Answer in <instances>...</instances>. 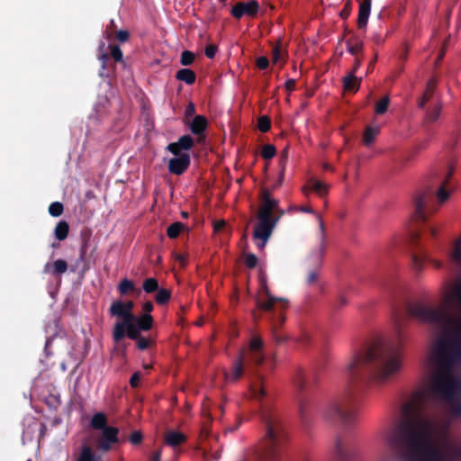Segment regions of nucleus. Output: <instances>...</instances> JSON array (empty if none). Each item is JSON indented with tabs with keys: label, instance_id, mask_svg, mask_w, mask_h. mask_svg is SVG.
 <instances>
[{
	"label": "nucleus",
	"instance_id": "1a4fd4ad",
	"mask_svg": "<svg viewBox=\"0 0 461 461\" xmlns=\"http://www.w3.org/2000/svg\"><path fill=\"white\" fill-rule=\"evenodd\" d=\"M277 201L273 199L268 191L262 194V204L258 212V219L274 221L273 213L277 210Z\"/></svg>",
	"mask_w": 461,
	"mask_h": 461
},
{
	"label": "nucleus",
	"instance_id": "9b49d317",
	"mask_svg": "<svg viewBox=\"0 0 461 461\" xmlns=\"http://www.w3.org/2000/svg\"><path fill=\"white\" fill-rule=\"evenodd\" d=\"M258 4L255 0L249 2L238 3L231 11V14L236 18H240L244 15L255 16L258 11Z\"/></svg>",
	"mask_w": 461,
	"mask_h": 461
},
{
	"label": "nucleus",
	"instance_id": "f3484780",
	"mask_svg": "<svg viewBox=\"0 0 461 461\" xmlns=\"http://www.w3.org/2000/svg\"><path fill=\"white\" fill-rule=\"evenodd\" d=\"M360 81V78L356 77L353 74H349L343 80L344 89L356 93L358 90Z\"/></svg>",
	"mask_w": 461,
	"mask_h": 461
},
{
	"label": "nucleus",
	"instance_id": "4468645a",
	"mask_svg": "<svg viewBox=\"0 0 461 461\" xmlns=\"http://www.w3.org/2000/svg\"><path fill=\"white\" fill-rule=\"evenodd\" d=\"M306 188L312 190L319 195H325L328 193L329 185L319 179H311L308 185L303 189L304 192Z\"/></svg>",
	"mask_w": 461,
	"mask_h": 461
},
{
	"label": "nucleus",
	"instance_id": "6ab92c4d",
	"mask_svg": "<svg viewBox=\"0 0 461 461\" xmlns=\"http://www.w3.org/2000/svg\"><path fill=\"white\" fill-rule=\"evenodd\" d=\"M67 270V263L64 260L59 259L51 264L45 266V271L48 273L61 274Z\"/></svg>",
	"mask_w": 461,
	"mask_h": 461
},
{
	"label": "nucleus",
	"instance_id": "79ce46f5",
	"mask_svg": "<svg viewBox=\"0 0 461 461\" xmlns=\"http://www.w3.org/2000/svg\"><path fill=\"white\" fill-rule=\"evenodd\" d=\"M111 54L113 58L117 61H120L122 59V50L116 46H113L111 48Z\"/></svg>",
	"mask_w": 461,
	"mask_h": 461
},
{
	"label": "nucleus",
	"instance_id": "423d86ee",
	"mask_svg": "<svg viewBox=\"0 0 461 461\" xmlns=\"http://www.w3.org/2000/svg\"><path fill=\"white\" fill-rule=\"evenodd\" d=\"M402 366V360L399 356L388 357L380 366L375 379L378 383H385L396 375Z\"/></svg>",
	"mask_w": 461,
	"mask_h": 461
},
{
	"label": "nucleus",
	"instance_id": "dca6fc26",
	"mask_svg": "<svg viewBox=\"0 0 461 461\" xmlns=\"http://www.w3.org/2000/svg\"><path fill=\"white\" fill-rule=\"evenodd\" d=\"M91 425L94 429H100L102 431L107 428H113L112 426H107L106 416L102 412H98L93 416Z\"/></svg>",
	"mask_w": 461,
	"mask_h": 461
},
{
	"label": "nucleus",
	"instance_id": "37998d69",
	"mask_svg": "<svg viewBox=\"0 0 461 461\" xmlns=\"http://www.w3.org/2000/svg\"><path fill=\"white\" fill-rule=\"evenodd\" d=\"M269 64V61L268 59L266 58V57H260L257 59V66L260 68V69H265L267 68Z\"/></svg>",
	"mask_w": 461,
	"mask_h": 461
},
{
	"label": "nucleus",
	"instance_id": "39448f33",
	"mask_svg": "<svg viewBox=\"0 0 461 461\" xmlns=\"http://www.w3.org/2000/svg\"><path fill=\"white\" fill-rule=\"evenodd\" d=\"M193 146V140L190 136H183L176 142L170 143L167 149L173 154L168 160V170L175 175L183 174L190 164V157L187 150Z\"/></svg>",
	"mask_w": 461,
	"mask_h": 461
},
{
	"label": "nucleus",
	"instance_id": "052dcab7",
	"mask_svg": "<svg viewBox=\"0 0 461 461\" xmlns=\"http://www.w3.org/2000/svg\"><path fill=\"white\" fill-rule=\"evenodd\" d=\"M302 210L303 212H312L311 208H303Z\"/></svg>",
	"mask_w": 461,
	"mask_h": 461
},
{
	"label": "nucleus",
	"instance_id": "e433bc0d",
	"mask_svg": "<svg viewBox=\"0 0 461 461\" xmlns=\"http://www.w3.org/2000/svg\"><path fill=\"white\" fill-rule=\"evenodd\" d=\"M242 374V364L241 361H239L233 366V369L230 374V378L232 380H237Z\"/></svg>",
	"mask_w": 461,
	"mask_h": 461
},
{
	"label": "nucleus",
	"instance_id": "cd10ccee",
	"mask_svg": "<svg viewBox=\"0 0 461 461\" xmlns=\"http://www.w3.org/2000/svg\"><path fill=\"white\" fill-rule=\"evenodd\" d=\"M143 289L146 293H152L158 289V283L155 278H148L143 283Z\"/></svg>",
	"mask_w": 461,
	"mask_h": 461
},
{
	"label": "nucleus",
	"instance_id": "72a5a7b5",
	"mask_svg": "<svg viewBox=\"0 0 461 461\" xmlns=\"http://www.w3.org/2000/svg\"><path fill=\"white\" fill-rule=\"evenodd\" d=\"M262 157L266 159L272 158L276 155V148L273 145H265L262 149Z\"/></svg>",
	"mask_w": 461,
	"mask_h": 461
},
{
	"label": "nucleus",
	"instance_id": "f704fd0d",
	"mask_svg": "<svg viewBox=\"0 0 461 461\" xmlns=\"http://www.w3.org/2000/svg\"><path fill=\"white\" fill-rule=\"evenodd\" d=\"M63 212V206L59 202H55V203H52L50 207H49V212L52 215V216H59Z\"/></svg>",
	"mask_w": 461,
	"mask_h": 461
},
{
	"label": "nucleus",
	"instance_id": "2eb2a0df",
	"mask_svg": "<svg viewBox=\"0 0 461 461\" xmlns=\"http://www.w3.org/2000/svg\"><path fill=\"white\" fill-rule=\"evenodd\" d=\"M261 294H265L267 296V300L266 302H263V301L258 302V306L265 310H270L276 303H285V301L281 298H276V297L271 296L268 293L267 288L266 287V285L264 284L262 285Z\"/></svg>",
	"mask_w": 461,
	"mask_h": 461
},
{
	"label": "nucleus",
	"instance_id": "412c9836",
	"mask_svg": "<svg viewBox=\"0 0 461 461\" xmlns=\"http://www.w3.org/2000/svg\"><path fill=\"white\" fill-rule=\"evenodd\" d=\"M207 122L204 117L197 115L194 118L190 128L194 133H199L203 131L206 127Z\"/></svg>",
	"mask_w": 461,
	"mask_h": 461
},
{
	"label": "nucleus",
	"instance_id": "680f3d73",
	"mask_svg": "<svg viewBox=\"0 0 461 461\" xmlns=\"http://www.w3.org/2000/svg\"><path fill=\"white\" fill-rule=\"evenodd\" d=\"M359 65H360V62H359V61H357V62H356V65H355V69H357V68L359 67Z\"/></svg>",
	"mask_w": 461,
	"mask_h": 461
},
{
	"label": "nucleus",
	"instance_id": "f257e3e1",
	"mask_svg": "<svg viewBox=\"0 0 461 461\" xmlns=\"http://www.w3.org/2000/svg\"><path fill=\"white\" fill-rule=\"evenodd\" d=\"M134 303L131 301H113L109 312L116 318L113 328V338L116 342L121 341L124 337L137 339L138 347L144 349L149 347V341L140 338L141 330H149L153 325V318L150 314H142L136 317L132 312Z\"/></svg>",
	"mask_w": 461,
	"mask_h": 461
},
{
	"label": "nucleus",
	"instance_id": "c756f323",
	"mask_svg": "<svg viewBox=\"0 0 461 461\" xmlns=\"http://www.w3.org/2000/svg\"><path fill=\"white\" fill-rule=\"evenodd\" d=\"M170 291L165 288L158 289V292L156 295V301L158 303H167L170 298Z\"/></svg>",
	"mask_w": 461,
	"mask_h": 461
},
{
	"label": "nucleus",
	"instance_id": "a19ab883",
	"mask_svg": "<svg viewBox=\"0 0 461 461\" xmlns=\"http://www.w3.org/2000/svg\"><path fill=\"white\" fill-rule=\"evenodd\" d=\"M142 439V435L140 431H134L130 436V441L131 444H140Z\"/></svg>",
	"mask_w": 461,
	"mask_h": 461
},
{
	"label": "nucleus",
	"instance_id": "bf43d9fd",
	"mask_svg": "<svg viewBox=\"0 0 461 461\" xmlns=\"http://www.w3.org/2000/svg\"><path fill=\"white\" fill-rule=\"evenodd\" d=\"M283 177H284V171H282V172H281V174H280V176H279V185L282 183Z\"/></svg>",
	"mask_w": 461,
	"mask_h": 461
},
{
	"label": "nucleus",
	"instance_id": "20e7f679",
	"mask_svg": "<svg viewBox=\"0 0 461 461\" xmlns=\"http://www.w3.org/2000/svg\"><path fill=\"white\" fill-rule=\"evenodd\" d=\"M387 350L382 340L371 342L362 352L353 354L347 361L345 368L349 375H357L369 365L382 359Z\"/></svg>",
	"mask_w": 461,
	"mask_h": 461
},
{
	"label": "nucleus",
	"instance_id": "ddd939ff",
	"mask_svg": "<svg viewBox=\"0 0 461 461\" xmlns=\"http://www.w3.org/2000/svg\"><path fill=\"white\" fill-rule=\"evenodd\" d=\"M164 439L167 445L176 447L185 440V436L177 430H167L165 433Z\"/></svg>",
	"mask_w": 461,
	"mask_h": 461
},
{
	"label": "nucleus",
	"instance_id": "7ed1b4c3",
	"mask_svg": "<svg viewBox=\"0 0 461 461\" xmlns=\"http://www.w3.org/2000/svg\"><path fill=\"white\" fill-rule=\"evenodd\" d=\"M457 309L461 310V284L444 287L438 307L416 303L410 308V313L421 321L434 323L449 319Z\"/></svg>",
	"mask_w": 461,
	"mask_h": 461
},
{
	"label": "nucleus",
	"instance_id": "13d9d810",
	"mask_svg": "<svg viewBox=\"0 0 461 461\" xmlns=\"http://www.w3.org/2000/svg\"><path fill=\"white\" fill-rule=\"evenodd\" d=\"M159 457H160V454L159 453H157L154 457H153V461H158L159 460Z\"/></svg>",
	"mask_w": 461,
	"mask_h": 461
},
{
	"label": "nucleus",
	"instance_id": "6e6d98bb",
	"mask_svg": "<svg viewBox=\"0 0 461 461\" xmlns=\"http://www.w3.org/2000/svg\"><path fill=\"white\" fill-rule=\"evenodd\" d=\"M427 95H424V97L420 102V106L423 107L425 102H426Z\"/></svg>",
	"mask_w": 461,
	"mask_h": 461
},
{
	"label": "nucleus",
	"instance_id": "4c0bfd02",
	"mask_svg": "<svg viewBox=\"0 0 461 461\" xmlns=\"http://www.w3.org/2000/svg\"><path fill=\"white\" fill-rule=\"evenodd\" d=\"M258 128L261 131H267L270 129V121L268 117L262 116L259 118Z\"/></svg>",
	"mask_w": 461,
	"mask_h": 461
},
{
	"label": "nucleus",
	"instance_id": "a878e982",
	"mask_svg": "<svg viewBox=\"0 0 461 461\" xmlns=\"http://www.w3.org/2000/svg\"><path fill=\"white\" fill-rule=\"evenodd\" d=\"M451 194V190L447 189L445 186H441L438 188L436 194L437 201L438 203H444L448 200Z\"/></svg>",
	"mask_w": 461,
	"mask_h": 461
},
{
	"label": "nucleus",
	"instance_id": "864d4df0",
	"mask_svg": "<svg viewBox=\"0 0 461 461\" xmlns=\"http://www.w3.org/2000/svg\"><path fill=\"white\" fill-rule=\"evenodd\" d=\"M225 225V221L223 220L218 221L214 223V230H220Z\"/></svg>",
	"mask_w": 461,
	"mask_h": 461
},
{
	"label": "nucleus",
	"instance_id": "6e6552de",
	"mask_svg": "<svg viewBox=\"0 0 461 461\" xmlns=\"http://www.w3.org/2000/svg\"><path fill=\"white\" fill-rule=\"evenodd\" d=\"M276 221L258 219V223L254 230V239L258 241V247L263 249L271 235Z\"/></svg>",
	"mask_w": 461,
	"mask_h": 461
},
{
	"label": "nucleus",
	"instance_id": "0eeeda50",
	"mask_svg": "<svg viewBox=\"0 0 461 461\" xmlns=\"http://www.w3.org/2000/svg\"><path fill=\"white\" fill-rule=\"evenodd\" d=\"M411 458L413 461H445L442 455L434 450L428 443L416 442Z\"/></svg>",
	"mask_w": 461,
	"mask_h": 461
},
{
	"label": "nucleus",
	"instance_id": "bb28decb",
	"mask_svg": "<svg viewBox=\"0 0 461 461\" xmlns=\"http://www.w3.org/2000/svg\"><path fill=\"white\" fill-rule=\"evenodd\" d=\"M450 257L455 261H459L461 259V239L454 242L450 251Z\"/></svg>",
	"mask_w": 461,
	"mask_h": 461
},
{
	"label": "nucleus",
	"instance_id": "5fc2aeb1",
	"mask_svg": "<svg viewBox=\"0 0 461 461\" xmlns=\"http://www.w3.org/2000/svg\"><path fill=\"white\" fill-rule=\"evenodd\" d=\"M275 435V428L272 425L267 426V436L269 438H273Z\"/></svg>",
	"mask_w": 461,
	"mask_h": 461
},
{
	"label": "nucleus",
	"instance_id": "a211bd4d",
	"mask_svg": "<svg viewBox=\"0 0 461 461\" xmlns=\"http://www.w3.org/2000/svg\"><path fill=\"white\" fill-rule=\"evenodd\" d=\"M380 131L379 126H367L364 132L363 140L366 145H371Z\"/></svg>",
	"mask_w": 461,
	"mask_h": 461
},
{
	"label": "nucleus",
	"instance_id": "ea45409f",
	"mask_svg": "<svg viewBox=\"0 0 461 461\" xmlns=\"http://www.w3.org/2000/svg\"><path fill=\"white\" fill-rule=\"evenodd\" d=\"M250 349L258 350L262 347V340L258 337H253L250 340Z\"/></svg>",
	"mask_w": 461,
	"mask_h": 461
},
{
	"label": "nucleus",
	"instance_id": "e2e57ef3",
	"mask_svg": "<svg viewBox=\"0 0 461 461\" xmlns=\"http://www.w3.org/2000/svg\"><path fill=\"white\" fill-rule=\"evenodd\" d=\"M284 156H285V158H286V156H287V152L286 151L284 152Z\"/></svg>",
	"mask_w": 461,
	"mask_h": 461
},
{
	"label": "nucleus",
	"instance_id": "3c124183",
	"mask_svg": "<svg viewBox=\"0 0 461 461\" xmlns=\"http://www.w3.org/2000/svg\"><path fill=\"white\" fill-rule=\"evenodd\" d=\"M143 314H149V312L153 310V304L150 302H147L143 304Z\"/></svg>",
	"mask_w": 461,
	"mask_h": 461
},
{
	"label": "nucleus",
	"instance_id": "09e8293b",
	"mask_svg": "<svg viewBox=\"0 0 461 461\" xmlns=\"http://www.w3.org/2000/svg\"><path fill=\"white\" fill-rule=\"evenodd\" d=\"M194 113H195L194 104L193 103H190L185 110L186 118L193 116L194 114Z\"/></svg>",
	"mask_w": 461,
	"mask_h": 461
},
{
	"label": "nucleus",
	"instance_id": "a18cd8bd",
	"mask_svg": "<svg viewBox=\"0 0 461 461\" xmlns=\"http://www.w3.org/2000/svg\"><path fill=\"white\" fill-rule=\"evenodd\" d=\"M318 278V273L316 271H310L306 276V280L309 284L314 283Z\"/></svg>",
	"mask_w": 461,
	"mask_h": 461
},
{
	"label": "nucleus",
	"instance_id": "4d7b16f0",
	"mask_svg": "<svg viewBox=\"0 0 461 461\" xmlns=\"http://www.w3.org/2000/svg\"><path fill=\"white\" fill-rule=\"evenodd\" d=\"M320 230H321V235L323 236L324 235V226L321 221L320 222Z\"/></svg>",
	"mask_w": 461,
	"mask_h": 461
},
{
	"label": "nucleus",
	"instance_id": "473e14b6",
	"mask_svg": "<svg viewBox=\"0 0 461 461\" xmlns=\"http://www.w3.org/2000/svg\"><path fill=\"white\" fill-rule=\"evenodd\" d=\"M194 54L189 50H185L181 54V64L183 66H187L193 63L194 60Z\"/></svg>",
	"mask_w": 461,
	"mask_h": 461
},
{
	"label": "nucleus",
	"instance_id": "b1692460",
	"mask_svg": "<svg viewBox=\"0 0 461 461\" xmlns=\"http://www.w3.org/2000/svg\"><path fill=\"white\" fill-rule=\"evenodd\" d=\"M185 229V225L181 222H175L167 228V236L171 239L176 238Z\"/></svg>",
	"mask_w": 461,
	"mask_h": 461
},
{
	"label": "nucleus",
	"instance_id": "58836bf2",
	"mask_svg": "<svg viewBox=\"0 0 461 461\" xmlns=\"http://www.w3.org/2000/svg\"><path fill=\"white\" fill-rule=\"evenodd\" d=\"M245 258V263L249 267H256L258 263V258L255 255L248 253L244 255Z\"/></svg>",
	"mask_w": 461,
	"mask_h": 461
},
{
	"label": "nucleus",
	"instance_id": "f8f14e48",
	"mask_svg": "<svg viewBox=\"0 0 461 461\" xmlns=\"http://www.w3.org/2000/svg\"><path fill=\"white\" fill-rule=\"evenodd\" d=\"M372 0H364L359 5L357 25L360 29L366 28L371 12Z\"/></svg>",
	"mask_w": 461,
	"mask_h": 461
},
{
	"label": "nucleus",
	"instance_id": "c9c22d12",
	"mask_svg": "<svg viewBox=\"0 0 461 461\" xmlns=\"http://www.w3.org/2000/svg\"><path fill=\"white\" fill-rule=\"evenodd\" d=\"M440 113H441V107L440 106H435L434 108H432L430 110V112L428 113L427 115V120L429 122H436L438 117L440 116Z\"/></svg>",
	"mask_w": 461,
	"mask_h": 461
},
{
	"label": "nucleus",
	"instance_id": "5701e85b",
	"mask_svg": "<svg viewBox=\"0 0 461 461\" xmlns=\"http://www.w3.org/2000/svg\"><path fill=\"white\" fill-rule=\"evenodd\" d=\"M118 290L121 294H127L130 292L135 291V285L132 281L124 278L119 283Z\"/></svg>",
	"mask_w": 461,
	"mask_h": 461
},
{
	"label": "nucleus",
	"instance_id": "2f4dec72",
	"mask_svg": "<svg viewBox=\"0 0 461 461\" xmlns=\"http://www.w3.org/2000/svg\"><path fill=\"white\" fill-rule=\"evenodd\" d=\"M251 397L254 399H259L265 393L264 388L260 384H254L250 387Z\"/></svg>",
	"mask_w": 461,
	"mask_h": 461
},
{
	"label": "nucleus",
	"instance_id": "49530a36",
	"mask_svg": "<svg viewBox=\"0 0 461 461\" xmlns=\"http://www.w3.org/2000/svg\"><path fill=\"white\" fill-rule=\"evenodd\" d=\"M116 38L120 41H125L128 40L129 38V32H126V31H119L117 33H116Z\"/></svg>",
	"mask_w": 461,
	"mask_h": 461
},
{
	"label": "nucleus",
	"instance_id": "393cba45",
	"mask_svg": "<svg viewBox=\"0 0 461 461\" xmlns=\"http://www.w3.org/2000/svg\"><path fill=\"white\" fill-rule=\"evenodd\" d=\"M390 99L388 96L383 97L381 100L376 102L375 105V111L377 114H383L387 111L389 106Z\"/></svg>",
	"mask_w": 461,
	"mask_h": 461
},
{
	"label": "nucleus",
	"instance_id": "9d476101",
	"mask_svg": "<svg viewBox=\"0 0 461 461\" xmlns=\"http://www.w3.org/2000/svg\"><path fill=\"white\" fill-rule=\"evenodd\" d=\"M118 442V429L114 428H107L101 432L98 439L97 447L102 452H107L112 449L113 446Z\"/></svg>",
	"mask_w": 461,
	"mask_h": 461
},
{
	"label": "nucleus",
	"instance_id": "8fccbe9b",
	"mask_svg": "<svg viewBox=\"0 0 461 461\" xmlns=\"http://www.w3.org/2000/svg\"><path fill=\"white\" fill-rule=\"evenodd\" d=\"M175 259L180 264V266L184 267L186 263V257L184 254H176Z\"/></svg>",
	"mask_w": 461,
	"mask_h": 461
},
{
	"label": "nucleus",
	"instance_id": "603ef678",
	"mask_svg": "<svg viewBox=\"0 0 461 461\" xmlns=\"http://www.w3.org/2000/svg\"><path fill=\"white\" fill-rule=\"evenodd\" d=\"M294 85H295V81L294 79H289L285 83V88L289 91H292L294 87Z\"/></svg>",
	"mask_w": 461,
	"mask_h": 461
},
{
	"label": "nucleus",
	"instance_id": "7c9ffc66",
	"mask_svg": "<svg viewBox=\"0 0 461 461\" xmlns=\"http://www.w3.org/2000/svg\"><path fill=\"white\" fill-rule=\"evenodd\" d=\"M78 461H95V456L90 447H83Z\"/></svg>",
	"mask_w": 461,
	"mask_h": 461
},
{
	"label": "nucleus",
	"instance_id": "f03ea898",
	"mask_svg": "<svg viewBox=\"0 0 461 461\" xmlns=\"http://www.w3.org/2000/svg\"><path fill=\"white\" fill-rule=\"evenodd\" d=\"M427 378L424 397L443 399L450 395L454 388V379L450 372L444 345L431 348L426 362Z\"/></svg>",
	"mask_w": 461,
	"mask_h": 461
},
{
	"label": "nucleus",
	"instance_id": "aec40b11",
	"mask_svg": "<svg viewBox=\"0 0 461 461\" xmlns=\"http://www.w3.org/2000/svg\"><path fill=\"white\" fill-rule=\"evenodd\" d=\"M176 78L191 85L195 80V74L190 69L183 68L176 73Z\"/></svg>",
	"mask_w": 461,
	"mask_h": 461
},
{
	"label": "nucleus",
	"instance_id": "c03bdc74",
	"mask_svg": "<svg viewBox=\"0 0 461 461\" xmlns=\"http://www.w3.org/2000/svg\"><path fill=\"white\" fill-rule=\"evenodd\" d=\"M217 51V47L215 45H209L205 49V55L212 59L214 57L215 53Z\"/></svg>",
	"mask_w": 461,
	"mask_h": 461
},
{
	"label": "nucleus",
	"instance_id": "de8ad7c7",
	"mask_svg": "<svg viewBox=\"0 0 461 461\" xmlns=\"http://www.w3.org/2000/svg\"><path fill=\"white\" fill-rule=\"evenodd\" d=\"M140 373H135L131 380H130V384L132 387H136L138 384H139V382H140Z\"/></svg>",
	"mask_w": 461,
	"mask_h": 461
},
{
	"label": "nucleus",
	"instance_id": "4be33fe9",
	"mask_svg": "<svg viewBox=\"0 0 461 461\" xmlns=\"http://www.w3.org/2000/svg\"><path fill=\"white\" fill-rule=\"evenodd\" d=\"M68 224L66 221H59L55 228V236L58 240H63L68 234Z\"/></svg>",
	"mask_w": 461,
	"mask_h": 461
},
{
	"label": "nucleus",
	"instance_id": "c85d7f7f",
	"mask_svg": "<svg viewBox=\"0 0 461 461\" xmlns=\"http://www.w3.org/2000/svg\"><path fill=\"white\" fill-rule=\"evenodd\" d=\"M273 62L275 64L281 63V65L285 63V55L279 45L276 46L273 50Z\"/></svg>",
	"mask_w": 461,
	"mask_h": 461
}]
</instances>
